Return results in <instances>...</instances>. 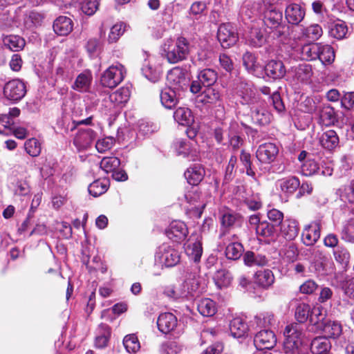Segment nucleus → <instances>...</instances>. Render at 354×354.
I'll use <instances>...</instances> for the list:
<instances>
[{"instance_id": "1", "label": "nucleus", "mask_w": 354, "mask_h": 354, "mask_svg": "<svg viewBox=\"0 0 354 354\" xmlns=\"http://www.w3.org/2000/svg\"><path fill=\"white\" fill-rule=\"evenodd\" d=\"M237 93L241 98L240 102L243 105L250 106L252 117L261 124L268 122V115L262 109H259L260 103L257 89L250 83L241 82L238 86Z\"/></svg>"}, {"instance_id": "2", "label": "nucleus", "mask_w": 354, "mask_h": 354, "mask_svg": "<svg viewBox=\"0 0 354 354\" xmlns=\"http://www.w3.org/2000/svg\"><path fill=\"white\" fill-rule=\"evenodd\" d=\"M190 44L183 37H178L176 40L167 39L162 46L167 61L176 64L187 58L190 52Z\"/></svg>"}, {"instance_id": "3", "label": "nucleus", "mask_w": 354, "mask_h": 354, "mask_svg": "<svg viewBox=\"0 0 354 354\" xmlns=\"http://www.w3.org/2000/svg\"><path fill=\"white\" fill-rule=\"evenodd\" d=\"M283 350L286 354H308L301 342V332L297 325H288L284 330Z\"/></svg>"}, {"instance_id": "4", "label": "nucleus", "mask_w": 354, "mask_h": 354, "mask_svg": "<svg viewBox=\"0 0 354 354\" xmlns=\"http://www.w3.org/2000/svg\"><path fill=\"white\" fill-rule=\"evenodd\" d=\"M126 70L123 65L116 63L110 66L102 75L100 83L104 87H116L124 78Z\"/></svg>"}, {"instance_id": "5", "label": "nucleus", "mask_w": 354, "mask_h": 354, "mask_svg": "<svg viewBox=\"0 0 354 354\" xmlns=\"http://www.w3.org/2000/svg\"><path fill=\"white\" fill-rule=\"evenodd\" d=\"M282 12L275 9L268 10L265 12L263 22L265 26L271 29L274 36L280 37L286 35L288 27L282 23Z\"/></svg>"}, {"instance_id": "6", "label": "nucleus", "mask_w": 354, "mask_h": 354, "mask_svg": "<svg viewBox=\"0 0 354 354\" xmlns=\"http://www.w3.org/2000/svg\"><path fill=\"white\" fill-rule=\"evenodd\" d=\"M321 220H315L306 225L301 232V241L307 246L314 245L320 238Z\"/></svg>"}, {"instance_id": "7", "label": "nucleus", "mask_w": 354, "mask_h": 354, "mask_svg": "<svg viewBox=\"0 0 354 354\" xmlns=\"http://www.w3.org/2000/svg\"><path fill=\"white\" fill-rule=\"evenodd\" d=\"M26 93L25 84L18 79L8 82L3 87V95L10 100L19 101L24 97Z\"/></svg>"}, {"instance_id": "8", "label": "nucleus", "mask_w": 354, "mask_h": 354, "mask_svg": "<svg viewBox=\"0 0 354 354\" xmlns=\"http://www.w3.org/2000/svg\"><path fill=\"white\" fill-rule=\"evenodd\" d=\"M157 257L161 263L166 267H173L180 262L179 252L167 244H163L158 248Z\"/></svg>"}, {"instance_id": "9", "label": "nucleus", "mask_w": 354, "mask_h": 354, "mask_svg": "<svg viewBox=\"0 0 354 354\" xmlns=\"http://www.w3.org/2000/svg\"><path fill=\"white\" fill-rule=\"evenodd\" d=\"M217 37L223 48H229L238 41L236 29L230 24H223L219 26Z\"/></svg>"}, {"instance_id": "10", "label": "nucleus", "mask_w": 354, "mask_h": 354, "mask_svg": "<svg viewBox=\"0 0 354 354\" xmlns=\"http://www.w3.org/2000/svg\"><path fill=\"white\" fill-rule=\"evenodd\" d=\"M167 236L174 242L181 243L187 238L189 231L186 224L180 221H172L165 231Z\"/></svg>"}, {"instance_id": "11", "label": "nucleus", "mask_w": 354, "mask_h": 354, "mask_svg": "<svg viewBox=\"0 0 354 354\" xmlns=\"http://www.w3.org/2000/svg\"><path fill=\"white\" fill-rule=\"evenodd\" d=\"M96 138L95 132L90 129H81L77 132L73 144L79 151L88 149Z\"/></svg>"}, {"instance_id": "12", "label": "nucleus", "mask_w": 354, "mask_h": 354, "mask_svg": "<svg viewBox=\"0 0 354 354\" xmlns=\"http://www.w3.org/2000/svg\"><path fill=\"white\" fill-rule=\"evenodd\" d=\"M278 153L279 149L275 144L266 142L258 147L256 157L261 163L270 164L275 160Z\"/></svg>"}, {"instance_id": "13", "label": "nucleus", "mask_w": 354, "mask_h": 354, "mask_svg": "<svg viewBox=\"0 0 354 354\" xmlns=\"http://www.w3.org/2000/svg\"><path fill=\"white\" fill-rule=\"evenodd\" d=\"M277 339L270 330H262L254 338V344L258 350L271 349L276 344Z\"/></svg>"}, {"instance_id": "14", "label": "nucleus", "mask_w": 354, "mask_h": 354, "mask_svg": "<svg viewBox=\"0 0 354 354\" xmlns=\"http://www.w3.org/2000/svg\"><path fill=\"white\" fill-rule=\"evenodd\" d=\"M167 80L169 84V87L177 91L184 89L187 86V79L185 74L179 67H175L169 71Z\"/></svg>"}, {"instance_id": "15", "label": "nucleus", "mask_w": 354, "mask_h": 354, "mask_svg": "<svg viewBox=\"0 0 354 354\" xmlns=\"http://www.w3.org/2000/svg\"><path fill=\"white\" fill-rule=\"evenodd\" d=\"M131 90L128 86H123L111 93L109 96L110 109L123 106L129 100Z\"/></svg>"}, {"instance_id": "16", "label": "nucleus", "mask_w": 354, "mask_h": 354, "mask_svg": "<svg viewBox=\"0 0 354 354\" xmlns=\"http://www.w3.org/2000/svg\"><path fill=\"white\" fill-rule=\"evenodd\" d=\"M290 73L295 82L303 84H308L313 74L312 66L308 64L292 67Z\"/></svg>"}, {"instance_id": "17", "label": "nucleus", "mask_w": 354, "mask_h": 354, "mask_svg": "<svg viewBox=\"0 0 354 354\" xmlns=\"http://www.w3.org/2000/svg\"><path fill=\"white\" fill-rule=\"evenodd\" d=\"M306 15L305 9L298 3L289 4L285 10V17L289 24L298 25Z\"/></svg>"}, {"instance_id": "18", "label": "nucleus", "mask_w": 354, "mask_h": 354, "mask_svg": "<svg viewBox=\"0 0 354 354\" xmlns=\"http://www.w3.org/2000/svg\"><path fill=\"white\" fill-rule=\"evenodd\" d=\"M159 330L167 334L173 331L178 325L176 317L171 313H165L159 315L157 320Z\"/></svg>"}, {"instance_id": "19", "label": "nucleus", "mask_w": 354, "mask_h": 354, "mask_svg": "<svg viewBox=\"0 0 354 354\" xmlns=\"http://www.w3.org/2000/svg\"><path fill=\"white\" fill-rule=\"evenodd\" d=\"M185 252L194 262H198L201 260L203 248L201 240L198 236H196V239H194L193 235L190 236L185 247Z\"/></svg>"}, {"instance_id": "20", "label": "nucleus", "mask_w": 354, "mask_h": 354, "mask_svg": "<svg viewBox=\"0 0 354 354\" xmlns=\"http://www.w3.org/2000/svg\"><path fill=\"white\" fill-rule=\"evenodd\" d=\"M266 75L273 79L279 80L283 78L286 73V67L281 60L272 59L269 61L265 66Z\"/></svg>"}, {"instance_id": "21", "label": "nucleus", "mask_w": 354, "mask_h": 354, "mask_svg": "<svg viewBox=\"0 0 354 354\" xmlns=\"http://www.w3.org/2000/svg\"><path fill=\"white\" fill-rule=\"evenodd\" d=\"M328 28L330 36L337 39L346 38L348 32L346 22L340 19L329 22Z\"/></svg>"}, {"instance_id": "22", "label": "nucleus", "mask_w": 354, "mask_h": 354, "mask_svg": "<svg viewBox=\"0 0 354 354\" xmlns=\"http://www.w3.org/2000/svg\"><path fill=\"white\" fill-rule=\"evenodd\" d=\"M274 282V276L269 269L261 270L254 274V283L259 286L268 289Z\"/></svg>"}, {"instance_id": "23", "label": "nucleus", "mask_w": 354, "mask_h": 354, "mask_svg": "<svg viewBox=\"0 0 354 354\" xmlns=\"http://www.w3.org/2000/svg\"><path fill=\"white\" fill-rule=\"evenodd\" d=\"M71 19L66 16H59L53 23V30L59 35H67L73 30Z\"/></svg>"}, {"instance_id": "24", "label": "nucleus", "mask_w": 354, "mask_h": 354, "mask_svg": "<svg viewBox=\"0 0 354 354\" xmlns=\"http://www.w3.org/2000/svg\"><path fill=\"white\" fill-rule=\"evenodd\" d=\"M300 181L297 177L288 176L279 179L277 186L285 194H293L299 187Z\"/></svg>"}, {"instance_id": "25", "label": "nucleus", "mask_w": 354, "mask_h": 354, "mask_svg": "<svg viewBox=\"0 0 354 354\" xmlns=\"http://www.w3.org/2000/svg\"><path fill=\"white\" fill-rule=\"evenodd\" d=\"M319 327L322 328L325 336L329 338H337L342 333V324L336 321H324Z\"/></svg>"}, {"instance_id": "26", "label": "nucleus", "mask_w": 354, "mask_h": 354, "mask_svg": "<svg viewBox=\"0 0 354 354\" xmlns=\"http://www.w3.org/2000/svg\"><path fill=\"white\" fill-rule=\"evenodd\" d=\"M242 217L240 214L232 211H226L222 214L221 223L223 228L230 230L233 227L240 226Z\"/></svg>"}, {"instance_id": "27", "label": "nucleus", "mask_w": 354, "mask_h": 354, "mask_svg": "<svg viewBox=\"0 0 354 354\" xmlns=\"http://www.w3.org/2000/svg\"><path fill=\"white\" fill-rule=\"evenodd\" d=\"M320 48V43H308L302 46L299 50L301 59L313 61L317 59Z\"/></svg>"}, {"instance_id": "28", "label": "nucleus", "mask_w": 354, "mask_h": 354, "mask_svg": "<svg viewBox=\"0 0 354 354\" xmlns=\"http://www.w3.org/2000/svg\"><path fill=\"white\" fill-rule=\"evenodd\" d=\"M281 231L286 240H294L299 232V223L296 220H286L281 226Z\"/></svg>"}, {"instance_id": "29", "label": "nucleus", "mask_w": 354, "mask_h": 354, "mask_svg": "<svg viewBox=\"0 0 354 354\" xmlns=\"http://www.w3.org/2000/svg\"><path fill=\"white\" fill-rule=\"evenodd\" d=\"M319 142L324 148L331 150L338 146L339 137L334 130L329 129L322 134Z\"/></svg>"}, {"instance_id": "30", "label": "nucleus", "mask_w": 354, "mask_h": 354, "mask_svg": "<svg viewBox=\"0 0 354 354\" xmlns=\"http://www.w3.org/2000/svg\"><path fill=\"white\" fill-rule=\"evenodd\" d=\"M330 348V342L326 337H317L312 341L310 344V351L313 354H328Z\"/></svg>"}, {"instance_id": "31", "label": "nucleus", "mask_w": 354, "mask_h": 354, "mask_svg": "<svg viewBox=\"0 0 354 354\" xmlns=\"http://www.w3.org/2000/svg\"><path fill=\"white\" fill-rule=\"evenodd\" d=\"M176 91L171 87H166L161 91L160 102L165 108L171 109L177 104Z\"/></svg>"}, {"instance_id": "32", "label": "nucleus", "mask_w": 354, "mask_h": 354, "mask_svg": "<svg viewBox=\"0 0 354 354\" xmlns=\"http://www.w3.org/2000/svg\"><path fill=\"white\" fill-rule=\"evenodd\" d=\"M230 330L234 337L240 338L247 333L248 326L243 319L240 317H236L230 322Z\"/></svg>"}, {"instance_id": "33", "label": "nucleus", "mask_w": 354, "mask_h": 354, "mask_svg": "<svg viewBox=\"0 0 354 354\" xmlns=\"http://www.w3.org/2000/svg\"><path fill=\"white\" fill-rule=\"evenodd\" d=\"M174 120L180 124L189 126L194 122L191 110L186 107H179L174 113Z\"/></svg>"}, {"instance_id": "34", "label": "nucleus", "mask_w": 354, "mask_h": 354, "mask_svg": "<svg viewBox=\"0 0 354 354\" xmlns=\"http://www.w3.org/2000/svg\"><path fill=\"white\" fill-rule=\"evenodd\" d=\"M204 174L205 171L200 165H194L187 169L185 177L190 185H196L203 180Z\"/></svg>"}, {"instance_id": "35", "label": "nucleus", "mask_w": 354, "mask_h": 354, "mask_svg": "<svg viewBox=\"0 0 354 354\" xmlns=\"http://www.w3.org/2000/svg\"><path fill=\"white\" fill-rule=\"evenodd\" d=\"M197 78L203 86L209 87L216 82L218 74L214 69L205 68L198 72Z\"/></svg>"}, {"instance_id": "36", "label": "nucleus", "mask_w": 354, "mask_h": 354, "mask_svg": "<svg viewBox=\"0 0 354 354\" xmlns=\"http://www.w3.org/2000/svg\"><path fill=\"white\" fill-rule=\"evenodd\" d=\"M197 309L201 315L204 317L213 316L216 312L215 302L209 298L201 299L197 304Z\"/></svg>"}, {"instance_id": "37", "label": "nucleus", "mask_w": 354, "mask_h": 354, "mask_svg": "<svg viewBox=\"0 0 354 354\" xmlns=\"http://www.w3.org/2000/svg\"><path fill=\"white\" fill-rule=\"evenodd\" d=\"M3 42L6 47L14 52L21 50L26 45L24 38L14 35L6 36L3 39Z\"/></svg>"}, {"instance_id": "38", "label": "nucleus", "mask_w": 354, "mask_h": 354, "mask_svg": "<svg viewBox=\"0 0 354 354\" xmlns=\"http://www.w3.org/2000/svg\"><path fill=\"white\" fill-rule=\"evenodd\" d=\"M91 80L92 75L90 72L82 73L77 77L73 88L80 92L86 91L91 85Z\"/></svg>"}, {"instance_id": "39", "label": "nucleus", "mask_w": 354, "mask_h": 354, "mask_svg": "<svg viewBox=\"0 0 354 354\" xmlns=\"http://www.w3.org/2000/svg\"><path fill=\"white\" fill-rule=\"evenodd\" d=\"M214 280L218 288H226L231 284L232 276L228 270L221 269L216 271L214 276Z\"/></svg>"}, {"instance_id": "40", "label": "nucleus", "mask_w": 354, "mask_h": 354, "mask_svg": "<svg viewBox=\"0 0 354 354\" xmlns=\"http://www.w3.org/2000/svg\"><path fill=\"white\" fill-rule=\"evenodd\" d=\"M243 261L246 266H265L268 261L265 256L261 254H256L252 251H247L243 256Z\"/></svg>"}, {"instance_id": "41", "label": "nucleus", "mask_w": 354, "mask_h": 354, "mask_svg": "<svg viewBox=\"0 0 354 354\" xmlns=\"http://www.w3.org/2000/svg\"><path fill=\"white\" fill-rule=\"evenodd\" d=\"M319 59L323 64H332L335 57V51L330 45H323L320 43Z\"/></svg>"}, {"instance_id": "42", "label": "nucleus", "mask_w": 354, "mask_h": 354, "mask_svg": "<svg viewBox=\"0 0 354 354\" xmlns=\"http://www.w3.org/2000/svg\"><path fill=\"white\" fill-rule=\"evenodd\" d=\"M45 19L44 13L30 11L24 18V24L28 28L41 26Z\"/></svg>"}, {"instance_id": "43", "label": "nucleus", "mask_w": 354, "mask_h": 354, "mask_svg": "<svg viewBox=\"0 0 354 354\" xmlns=\"http://www.w3.org/2000/svg\"><path fill=\"white\" fill-rule=\"evenodd\" d=\"M302 35L312 41L317 40L323 34L322 27L318 24H311L301 28Z\"/></svg>"}, {"instance_id": "44", "label": "nucleus", "mask_w": 354, "mask_h": 354, "mask_svg": "<svg viewBox=\"0 0 354 354\" xmlns=\"http://www.w3.org/2000/svg\"><path fill=\"white\" fill-rule=\"evenodd\" d=\"M108 185L109 182L106 180H96L90 184L88 190L91 195L97 197L107 191Z\"/></svg>"}, {"instance_id": "45", "label": "nucleus", "mask_w": 354, "mask_h": 354, "mask_svg": "<svg viewBox=\"0 0 354 354\" xmlns=\"http://www.w3.org/2000/svg\"><path fill=\"white\" fill-rule=\"evenodd\" d=\"M264 41L261 30L258 28H252L247 37V43L253 47H259Z\"/></svg>"}, {"instance_id": "46", "label": "nucleus", "mask_w": 354, "mask_h": 354, "mask_svg": "<svg viewBox=\"0 0 354 354\" xmlns=\"http://www.w3.org/2000/svg\"><path fill=\"white\" fill-rule=\"evenodd\" d=\"M244 250L241 243L234 242L230 243L225 249V255L227 259L236 260L243 254Z\"/></svg>"}, {"instance_id": "47", "label": "nucleus", "mask_w": 354, "mask_h": 354, "mask_svg": "<svg viewBox=\"0 0 354 354\" xmlns=\"http://www.w3.org/2000/svg\"><path fill=\"white\" fill-rule=\"evenodd\" d=\"M142 72L147 79L153 82H156L160 76L159 70L155 68L149 61H145L142 68Z\"/></svg>"}, {"instance_id": "48", "label": "nucleus", "mask_w": 354, "mask_h": 354, "mask_svg": "<svg viewBox=\"0 0 354 354\" xmlns=\"http://www.w3.org/2000/svg\"><path fill=\"white\" fill-rule=\"evenodd\" d=\"M281 252L283 258L289 262L295 261L299 256L298 248L294 243H289L285 245Z\"/></svg>"}, {"instance_id": "49", "label": "nucleus", "mask_w": 354, "mask_h": 354, "mask_svg": "<svg viewBox=\"0 0 354 354\" xmlns=\"http://www.w3.org/2000/svg\"><path fill=\"white\" fill-rule=\"evenodd\" d=\"M120 165V160L117 157H105L100 162V168L106 173L113 172Z\"/></svg>"}, {"instance_id": "50", "label": "nucleus", "mask_w": 354, "mask_h": 354, "mask_svg": "<svg viewBox=\"0 0 354 354\" xmlns=\"http://www.w3.org/2000/svg\"><path fill=\"white\" fill-rule=\"evenodd\" d=\"M321 122L326 125L330 126L333 124L336 121L335 110L331 106H326L322 109L320 113Z\"/></svg>"}, {"instance_id": "51", "label": "nucleus", "mask_w": 354, "mask_h": 354, "mask_svg": "<svg viewBox=\"0 0 354 354\" xmlns=\"http://www.w3.org/2000/svg\"><path fill=\"white\" fill-rule=\"evenodd\" d=\"M324 308L321 306H315L311 308L310 314L309 316L310 322L315 325L321 326L325 319L326 314L323 312Z\"/></svg>"}, {"instance_id": "52", "label": "nucleus", "mask_w": 354, "mask_h": 354, "mask_svg": "<svg viewBox=\"0 0 354 354\" xmlns=\"http://www.w3.org/2000/svg\"><path fill=\"white\" fill-rule=\"evenodd\" d=\"M311 308L308 304L300 303L295 309V318L300 323H304L309 319Z\"/></svg>"}, {"instance_id": "53", "label": "nucleus", "mask_w": 354, "mask_h": 354, "mask_svg": "<svg viewBox=\"0 0 354 354\" xmlns=\"http://www.w3.org/2000/svg\"><path fill=\"white\" fill-rule=\"evenodd\" d=\"M123 344L129 353H135L140 348L138 337L134 334L126 335L123 339Z\"/></svg>"}, {"instance_id": "54", "label": "nucleus", "mask_w": 354, "mask_h": 354, "mask_svg": "<svg viewBox=\"0 0 354 354\" xmlns=\"http://www.w3.org/2000/svg\"><path fill=\"white\" fill-rule=\"evenodd\" d=\"M26 151L32 157L38 156L41 151V143L36 138H30L25 142Z\"/></svg>"}, {"instance_id": "55", "label": "nucleus", "mask_w": 354, "mask_h": 354, "mask_svg": "<svg viewBox=\"0 0 354 354\" xmlns=\"http://www.w3.org/2000/svg\"><path fill=\"white\" fill-rule=\"evenodd\" d=\"M220 98V93L212 86L207 88L201 94V101L205 104H212L217 102Z\"/></svg>"}, {"instance_id": "56", "label": "nucleus", "mask_w": 354, "mask_h": 354, "mask_svg": "<svg viewBox=\"0 0 354 354\" xmlns=\"http://www.w3.org/2000/svg\"><path fill=\"white\" fill-rule=\"evenodd\" d=\"M243 64L246 70L250 73L255 72L259 66L254 55L249 52L243 54Z\"/></svg>"}, {"instance_id": "57", "label": "nucleus", "mask_w": 354, "mask_h": 354, "mask_svg": "<svg viewBox=\"0 0 354 354\" xmlns=\"http://www.w3.org/2000/svg\"><path fill=\"white\" fill-rule=\"evenodd\" d=\"M257 324L260 327H268L275 323L274 315L271 312L261 313L255 317Z\"/></svg>"}, {"instance_id": "58", "label": "nucleus", "mask_w": 354, "mask_h": 354, "mask_svg": "<svg viewBox=\"0 0 354 354\" xmlns=\"http://www.w3.org/2000/svg\"><path fill=\"white\" fill-rule=\"evenodd\" d=\"M187 292H183L182 297H185L187 299H190L198 295L199 293L202 292V289H201L200 286V280L199 279L194 278L187 283Z\"/></svg>"}, {"instance_id": "59", "label": "nucleus", "mask_w": 354, "mask_h": 354, "mask_svg": "<svg viewBox=\"0 0 354 354\" xmlns=\"http://www.w3.org/2000/svg\"><path fill=\"white\" fill-rule=\"evenodd\" d=\"M318 164L311 159L306 160L301 165V173L305 176H312L318 172Z\"/></svg>"}, {"instance_id": "60", "label": "nucleus", "mask_w": 354, "mask_h": 354, "mask_svg": "<svg viewBox=\"0 0 354 354\" xmlns=\"http://www.w3.org/2000/svg\"><path fill=\"white\" fill-rule=\"evenodd\" d=\"M13 122L8 115H0V134L10 135L12 133Z\"/></svg>"}, {"instance_id": "61", "label": "nucleus", "mask_w": 354, "mask_h": 354, "mask_svg": "<svg viewBox=\"0 0 354 354\" xmlns=\"http://www.w3.org/2000/svg\"><path fill=\"white\" fill-rule=\"evenodd\" d=\"M100 0H84L82 3V10L87 15H93L98 9Z\"/></svg>"}, {"instance_id": "62", "label": "nucleus", "mask_w": 354, "mask_h": 354, "mask_svg": "<svg viewBox=\"0 0 354 354\" xmlns=\"http://www.w3.org/2000/svg\"><path fill=\"white\" fill-rule=\"evenodd\" d=\"M124 31L122 24L113 25L109 33L108 41L109 43L116 42Z\"/></svg>"}, {"instance_id": "63", "label": "nucleus", "mask_w": 354, "mask_h": 354, "mask_svg": "<svg viewBox=\"0 0 354 354\" xmlns=\"http://www.w3.org/2000/svg\"><path fill=\"white\" fill-rule=\"evenodd\" d=\"M333 254L335 260L339 263L345 265L348 263L350 254L346 248L337 247V249L334 250Z\"/></svg>"}, {"instance_id": "64", "label": "nucleus", "mask_w": 354, "mask_h": 354, "mask_svg": "<svg viewBox=\"0 0 354 354\" xmlns=\"http://www.w3.org/2000/svg\"><path fill=\"white\" fill-rule=\"evenodd\" d=\"M317 99L307 97L300 104L301 109L306 113H312L317 109Z\"/></svg>"}]
</instances>
